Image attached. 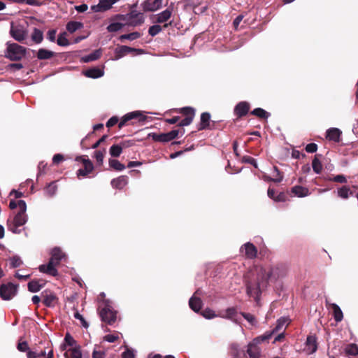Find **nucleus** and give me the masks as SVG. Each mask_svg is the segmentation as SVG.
Here are the masks:
<instances>
[{"label": "nucleus", "instance_id": "1", "mask_svg": "<svg viewBox=\"0 0 358 358\" xmlns=\"http://www.w3.org/2000/svg\"><path fill=\"white\" fill-rule=\"evenodd\" d=\"M256 278L246 282V293L249 297H252L257 303L259 302L262 291L265 289L268 281H276L285 277L287 268L285 265H276L268 269L262 266L255 268Z\"/></svg>", "mask_w": 358, "mask_h": 358}, {"label": "nucleus", "instance_id": "2", "mask_svg": "<svg viewBox=\"0 0 358 358\" xmlns=\"http://www.w3.org/2000/svg\"><path fill=\"white\" fill-rule=\"evenodd\" d=\"M19 212L15 215L13 220H8L7 226L8 230L14 234H20L21 230L18 227L23 226L27 221L26 215L27 204L24 200L18 201Z\"/></svg>", "mask_w": 358, "mask_h": 358}, {"label": "nucleus", "instance_id": "3", "mask_svg": "<svg viewBox=\"0 0 358 358\" xmlns=\"http://www.w3.org/2000/svg\"><path fill=\"white\" fill-rule=\"evenodd\" d=\"M64 254L59 248H54L51 251V257L47 265L42 264L39 266V271L52 276H57L58 271L55 268L60 264Z\"/></svg>", "mask_w": 358, "mask_h": 358}, {"label": "nucleus", "instance_id": "4", "mask_svg": "<svg viewBox=\"0 0 358 358\" xmlns=\"http://www.w3.org/2000/svg\"><path fill=\"white\" fill-rule=\"evenodd\" d=\"M272 336V332H266L264 334L253 339L248 345L247 353L250 358H259L261 354V349L258 345L264 341H268Z\"/></svg>", "mask_w": 358, "mask_h": 358}, {"label": "nucleus", "instance_id": "5", "mask_svg": "<svg viewBox=\"0 0 358 358\" xmlns=\"http://www.w3.org/2000/svg\"><path fill=\"white\" fill-rule=\"evenodd\" d=\"M26 51V48L17 43H7L6 57L11 61H19L24 57Z\"/></svg>", "mask_w": 358, "mask_h": 358}, {"label": "nucleus", "instance_id": "6", "mask_svg": "<svg viewBox=\"0 0 358 358\" xmlns=\"http://www.w3.org/2000/svg\"><path fill=\"white\" fill-rule=\"evenodd\" d=\"M99 313L101 321L109 325H112L116 321L117 312L108 303L105 304Z\"/></svg>", "mask_w": 358, "mask_h": 358}, {"label": "nucleus", "instance_id": "7", "mask_svg": "<svg viewBox=\"0 0 358 358\" xmlns=\"http://www.w3.org/2000/svg\"><path fill=\"white\" fill-rule=\"evenodd\" d=\"M17 292V285L12 282L1 284L0 285V297L5 301L13 299Z\"/></svg>", "mask_w": 358, "mask_h": 358}, {"label": "nucleus", "instance_id": "8", "mask_svg": "<svg viewBox=\"0 0 358 358\" xmlns=\"http://www.w3.org/2000/svg\"><path fill=\"white\" fill-rule=\"evenodd\" d=\"M76 161L82 162L83 164V168L77 171V176L78 178L80 176L86 177L93 171L94 165L89 159H85L83 156H80L76 158Z\"/></svg>", "mask_w": 358, "mask_h": 358}, {"label": "nucleus", "instance_id": "9", "mask_svg": "<svg viewBox=\"0 0 358 358\" xmlns=\"http://www.w3.org/2000/svg\"><path fill=\"white\" fill-rule=\"evenodd\" d=\"M134 119H138V122H143L147 119V117L143 115L140 111L129 113L122 117L120 122L118 124V128L122 129L126 125L128 121Z\"/></svg>", "mask_w": 358, "mask_h": 358}, {"label": "nucleus", "instance_id": "10", "mask_svg": "<svg viewBox=\"0 0 358 358\" xmlns=\"http://www.w3.org/2000/svg\"><path fill=\"white\" fill-rule=\"evenodd\" d=\"M179 112L185 116V118L182 119L180 123V127L187 126L190 124L193 120V118L195 115V110L193 108L191 107H184L179 109Z\"/></svg>", "mask_w": 358, "mask_h": 358}, {"label": "nucleus", "instance_id": "11", "mask_svg": "<svg viewBox=\"0 0 358 358\" xmlns=\"http://www.w3.org/2000/svg\"><path fill=\"white\" fill-rule=\"evenodd\" d=\"M10 36L18 42H23L28 37V32L21 26H11Z\"/></svg>", "mask_w": 358, "mask_h": 358}, {"label": "nucleus", "instance_id": "12", "mask_svg": "<svg viewBox=\"0 0 358 358\" xmlns=\"http://www.w3.org/2000/svg\"><path fill=\"white\" fill-rule=\"evenodd\" d=\"M41 298L43 304L47 307H54L58 302L56 294L50 289H45L41 292Z\"/></svg>", "mask_w": 358, "mask_h": 358}, {"label": "nucleus", "instance_id": "13", "mask_svg": "<svg viewBox=\"0 0 358 358\" xmlns=\"http://www.w3.org/2000/svg\"><path fill=\"white\" fill-rule=\"evenodd\" d=\"M163 0H145L141 3L144 12H155L162 8Z\"/></svg>", "mask_w": 358, "mask_h": 358}, {"label": "nucleus", "instance_id": "14", "mask_svg": "<svg viewBox=\"0 0 358 358\" xmlns=\"http://www.w3.org/2000/svg\"><path fill=\"white\" fill-rule=\"evenodd\" d=\"M241 252L248 259H254L257 255L256 247L251 243L248 242L241 246Z\"/></svg>", "mask_w": 358, "mask_h": 358}, {"label": "nucleus", "instance_id": "15", "mask_svg": "<svg viewBox=\"0 0 358 358\" xmlns=\"http://www.w3.org/2000/svg\"><path fill=\"white\" fill-rule=\"evenodd\" d=\"M118 0H100L97 5L92 6L94 12H103L109 10Z\"/></svg>", "mask_w": 358, "mask_h": 358}, {"label": "nucleus", "instance_id": "16", "mask_svg": "<svg viewBox=\"0 0 358 358\" xmlns=\"http://www.w3.org/2000/svg\"><path fill=\"white\" fill-rule=\"evenodd\" d=\"M190 308L196 313H199L201 309V299L199 289H197L189 301Z\"/></svg>", "mask_w": 358, "mask_h": 358}, {"label": "nucleus", "instance_id": "17", "mask_svg": "<svg viewBox=\"0 0 358 358\" xmlns=\"http://www.w3.org/2000/svg\"><path fill=\"white\" fill-rule=\"evenodd\" d=\"M134 52H142L141 49H136L127 45H121L115 49V59H118L124 56Z\"/></svg>", "mask_w": 358, "mask_h": 358}, {"label": "nucleus", "instance_id": "18", "mask_svg": "<svg viewBox=\"0 0 358 358\" xmlns=\"http://www.w3.org/2000/svg\"><path fill=\"white\" fill-rule=\"evenodd\" d=\"M172 16V9L166 8L162 12L155 15V20L153 21L155 23H164L166 22Z\"/></svg>", "mask_w": 358, "mask_h": 358}, {"label": "nucleus", "instance_id": "19", "mask_svg": "<svg viewBox=\"0 0 358 358\" xmlns=\"http://www.w3.org/2000/svg\"><path fill=\"white\" fill-rule=\"evenodd\" d=\"M317 348V341L315 336H308L306 342L305 351L308 354H313L316 352Z\"/></svg>", "mask_w": 358, "mask_h": 358}, {"label": "nucleus", "instance_id": "20", "mask_svg": "<svg viewBox=\"0 0 358 358\" xmlns=\"http://www.w3.org/2000/svg\"><path fill=\"white\" fill-rule=\"evenodd\" d=\"M341 135V131L338 128H330L326 132V138L334 142H339Z\"/></svg>", "mask_w": 358, "mask_h": 358}, {"label": "nucleus", "instance_id": "21", "mask_svg": "<svg viewBox=\"0 0 358 358\" xmlns=\"http://www.w3.org/2000/svg\"><path fill=\"white\" fill-rule=\"evenodd\" d=\"M230 354L234 358H245L244 350H241L238 344L233 343L230 347Z\"/></svg>", "mask_w": 358, "mask_h": 358}, {"label": "nucleus", "instance_id": "22", "mask_svg": "<svg viewBox=\"0 0 358 358\" xmlns=\"http://www.w3.org/2000/svg\"><path fill=\"white\" fill-rule=\"evenodd\" d=\"M249 110V104L247 102H240L236 105L234 109V112L238 117L245 115Z\"/></svg>", "mask_w": 358, "mask_h": 358}, {"label": "nucleus", "instance_id": "23", "mask_svg": "<svg viewBox=\"0 0 358 358\" xmlns=\"http://www.w3.org/2000/svg\"><path fill=\"white\" fill-rule=\"evenodd\" d=\"M127 184V177L121 176L114 178L111 181V185L113 188L122 189Z\"/></svg>", "mask_w": 358, "mask_h": 358}, {"label": "nucleus", "instance_id": "24", "mask_svg": "<svg viewBox=\"0 0 358 358\" xmlns=\"http://www.w3.org/2000/svg\"><path fill=\"white\" fill-rule=\"evenodd\" d=\"M57 55L56 52H52L51 50L45 49V48H40L37 52V58L39 60H45V59H49Z\"/></svg>", "mask_w": 358, "mask_h": 358}, {"label": "nucleus", "instance_id": "25", "mask_svg": "<svg viewBox=\"0 0 358 358\" xmlns=\"http://www.w3.org/2000/svg\"><path fill=\"white\" fill-rule=\"evenodd\" d=\"M103 70L99 67H93L85 71V75L88 78H98L103 76Z\"/></svg>", "mask_w": 358, "mask_h": 358}, {"label": "nucleus", "instance_id": "26", "mask_svg": "<svg viewBox=\"0 0 358 358\" xmlns=\"http://www.w3.org/2000/svg\"><path fill=\"white\" fill-rule=\"evenodd\" d=\"M292 193L298 197H305L310 194L308 188L296 185L292 188Z\"/></svg>", "mask_w": 358, "mask_h": 358}, {"label": "nucleus", "instance_id": "27", "mask_svg": "<svg viewBox=\"0 0 358 358\" xmlns=\"http://www.w3.org/2000/svg\"><path fill=\"white\" fill-rule=\"evenodd\" d=\"M64 356L66 358H82L80 347L78 345L69 349L65 352Z\"/></svg>", "mask_w": 358, "mask_h": 358}, {"label": "nucleus", "instance_id": "28", "mask_svg": "<svg viewBox=\"0 0 358 358\" xmlns=\"http://www.w3.org/2000/svg\"><path fill=\"white\" fill-rule=\"evenodd\" d=\"M237 315V310L235 308H229L223 313L220 315V317L226 319H229L234 322H237L236 317Z\"/></svg>", "mask_w": 358, "mask_h": 358}, {"label": "nucleus", "instance_id": "29", "mask_svg": "<svg viewBox=\"0 0 358 358\" xmlns=\"http://www.w3.org/2000/svg\"><path fill=\"white\" fill-rule=\"evenodd\" d=\"M40 280H33L28 282V290L31 292H37L43 287L44 283L41 284Z\"/></svg>", "mask_w": 358, "mask_h": 358}, {"label": "nucleus", "instance_id": "30", "mask_svg": "<svg viewBox=\"0 0 358 358\" xmlns=\"http://www.w3.org/2000/svg\"><path fill=\"white\" fill-rule=\"evenodd\" d=\"M31 38L34 43L39 44L43 40V32L38 28H34Z\"/></svg>", "mask_w": 358, "mask_h": 358}, {"label": "nucleus", "instance_id": "31", "mask_svg": "<svg viewBox=\"0 0 358 358\" xmlns=\"http://www.w3.org/2000/svg\"><path fill=\"white\" fill-rule=\"evenodd\" d=\"M282 178H283V176L282 175V173L280 172V171L278 170V169L276 166H273V177H268V176L266 177V180L273 181L275 182H281L282 180Z\"/></svg>", "mask_w": 358, "mask_h": 358}, {"label": "nucleus", "instance_id": "32", "mask_svg": "<svg viewBox=\"0 0 358 358\" xmlns=\"http://www.w3.org/2000/svg\"><path fill=\"white\" fill-rule=\"evenodd\" d=\"M83 27V24L80 22L70 21L66 24V30L70 33H74L78 29Z\"/></svg>", "mask_w": 358, "mask_h": 358}, {"label": "nucleus", "instance_id": "33", "mask_svg": "<svg viewBox=\"0 0 358 358\" xmlns=\"http://www.w3.org/2000/svg\"><path fill=\"white\" fill-rule=\"evenodd\" d=\"M145 22V17L143 13H139L138 18H130L127 20V24L132 27L141 25Z\"/></svg>", "mask_w": 358, "mask_h": 358}, {"label": "nucleus", "instance_id": "34", "mask_svg": "<svg viewBox=\"0 0 358 358\" xmlns=\"http://www.w3.org/2000/svg\"><path fill=\"white\" fill-rule=\"evenodd\" d=\"M185 132L184 129H173L169 132L164 133L165 137H166V141L169 142L173 139H175L179 134H181L182 135Z\"/></svg>", "mask_w": 358, "mask_h": 358}, {"label": "nucleus", "instance_id": "35", "mask_svg": "<svg viewBox=\"0 0 358 358\" xmlns=\"http://www.w3.org/2000/svg\"><path fill=\"white\" fill-rule=\"evenodd\" d=\"M101 55V52L100 50H96L92 52L91 54L85 56L82 58V61L83 62H90L92 61H95L98 59Z\"/></svg>", "mask_w": 358, "mask_h": 358}, {"label": "nucleus", "instance_id": "36", "mask_svg": "<svg viewBox=\"0 0 358 358\" xmlns=\"http://www.w3.org/2000/svg\"><path fill=\"white\" fill-rule=\"evenodd\" d=\"M210 115L208 113H203V129L214 128L215 122H210Z\"/></svg>", "mask_w": 358, "mask_h": 358}, {"label": "nucleus", "instance_id": "37", "mask_svg": "<svg viewBox=\"0 0 358 358\" xmlns=\"http://www.w3.org/2000/svg\"><path fill=\"white\" fill-rule=\"evenodd\" d=\"M106 153V150L105 148L103 150H98L94 151V157L96 159V164L99 166L103 165V158Z\"/></svg>", "mask_w": 358, "mask_h": 358}, {"label": "nucleus", "instance_id": "38", "mask_svg": "<svg viewBox=\"0 0 358 358\" xmlns=\"http://www.w3.org/2000/svg\"><path fill=\"white\" fill-rule=\"evenodd\" d=\"M332 310L335 320L336 322H341L343 320V315L340 307L336 304H333Z\"/></svg>", "mask_w": 358, "mask_h": 358}, {"label": "nucleus", "instance_id": "39", "mask_svg": "<svg viewBox=\"0 0 358 358\" xmlns=\"http://www.w3.org/2000/svg\"><path fill=\"white\" fill-rule=\"evenodd\" d=\"M109 166L110 168L113 169L115 171H123L125 169V166L120 163L117 159H109Z\"/></svg>", "mask_w": 358, "mask_h": 358}, {"label": "nucleus", "instance_id": "40", "mask_svg": "<svg viewBox=\"0 0 358 358\" xmlns=\"http://www.w3.org/2000/svg\"><path fill=\"white\" fill-rule=\"evenodd\" d=\"M141 37V34L138 31L123 34L120 36V40L124 41V40L134 41Z\"/></svg>", "mask_w": 358, "mask_h": 358}, {"label": "nucleus", "instance_id": "41", "mask_svg": "<svg viewBox=\"0 0 358 358\" xmlns=\"http://www.w3.org/2000/svg\"><path fill=\"white\" fill-rule=\"evenodd\" d=\"M148 138H151L154 141L166 143L164 133L156 134L150 133L148 135Z\"/></svg>", "mask_w": 358, "mask_h": 358}, {"label": "nucleus", "instance_id": "42", "mask_svg": "<svg viewBox=\"0 0 358 358\" xmlns=\"http://www.w3.org/2000/svg\"><path fill=\"white\" fill-rule=\"evenodd\" d=\"M67 34L66 32L61 33L57 38V43L59 46H68L70 43L66 38Z\"/></svg>", "mask_w": 358, "mask_h": 358}, {"label": "nucleus", "instance_id": "43", "mask_svg": "<svg viewBox=\"0 0 358 358\" xmlns=\"http://www.w3.org/2000/svg\"><path fill=\"white\" fill-rule=\"evenodd\" d=\"M122 152L119 144L113 145L109 149V153L113 157H118Z\"/></svg>", "mask_w": 358, "mask_h": 358}, {"label": "nucleus", "instance_id": "44", "mask_svg": "<svg viewBox=\"0 0 358 358\" xmlns=\"http://www.w3.org/2000/svg\"><path fill=\"white\" fill-rule=\"evenodd\" d=\"M350 194H352V192L347 186H343L338 189V195L342 199H348Z\"/></svg>", "mask_w": 358, "mask_h": 358}, {"label": "nucleus", "instance_id": "45", "mask_svg": "<svg viewBox=\"0 0 358 358\" xmlns=\"http://www.w3.org/2000/svg\"><path fill=\"white\" fill-rule=\"evenodd\" d=\"M57 189V186L56 185L55 182H50L45 189V192L47 196H52L55 194Z\"/></svg>", "mask_w": 358, "mask_h": 358}, {"label": "nucleus", "instance_id": "46", "mask_svg": "<svg viewBox=\"0 0 358 358\" xmlns=\"http://www.w3.org/2000/svg\"><path fill=\"white\" fill-rule=\"evenodd\" d=\"M124 26V24L120 22H113L106 29L108 32H116L122 29Z\"/></svg>", "mask_w": 358, "mask_h": 358}, {"label": "nucleus", "instance_id": "47", "mask_svg": "<svg viewBox=\"0 0 358 358\" xmlns=\"http://www.w3.org/2000/svg\"><path fill=\"white\" fill-rule=\"evenodd\" d=\"M251 113L261 118H268L269 116V113L261 108L254 109Z\"/></svg>", "mask_w": 358, "mask_h": 358}, {"label": "nucleus", "instance_id": "48", "mask_svg": "<svg viewBox=\"0 0 358 358\" xmlns=\"http://www.w3.org/2000/svg\"><path fill=\"white\" fill-rule=\"evenodd\" d=\"M345 351L348 355L355 356L358 355V346L356 344H349L345 347Z\"/></svg>", "mask_w": 358, "mask_h": 358}, {"label": "nucleus", "instance_id": "49", "mask_svg": "<svg viewBox=\"0 0 358 358\" xmlns=\"http://www.w3.org/2000/svg\"><path fill=\"white\" fill-rule=\"evenodd\" d=\"M288 320L285 317H281L277 321L276 327L271 331L272 334L275 332L280 330L286 324H287Z\"/></svg>", "mask_w": 358, "mask_h": 358}, {"label": "nucleus", "instance_id": "50", "mask_svg": "<svg viewBox=\"0 0 358 358\" xmlns=\"http://www.w3.org/2000/svg\"><path fill=\"white\" fill-rule=\"evenodd\" d=\"M312 166L315 173L317 174L321 173L322 169V165L320 161L317 157H315L314 159L313 160Z\"/></svg>", "mask_w": 358, "mask_h": 358}, {"label": "nucleus", "instance_id": "51", "mask_svg": "<svg viewBox=\"0 0 358 358\" xmlns=\"http://www.w3.org/2000/svg\"><path fill=\"white\" fill-rule=\"evenodd\" d=\"M10 264L11 268H17L22 264V261L19 256L15 255L10 257Z\"/></svg>", "mask_w": 358, "mask_h": 358}, {"label": "nucleus", "instance_id": "52", "mask_svg": "<svg viewBox=\"0 0 358 358\" xmlns=\"http://www.w3.org/2000/svg\"><path fill=\"white\" fill-rule=\"evenodd\" d=\"M162 30V27L159 24H155L152 26H150L148 29V34L152 36H155L159 34Z\"/></svg>", "mask_w": 358, "mask_h": 358}, {"label": "nucleus", "instance_id": "53", "mask_svg": "<svg viewBox=\"0 0 358 358\" xmlns=\"http://www.w3.org/2000/svg\"><path fill=\"white\" fill-rule=\"evenodd\" d=\"M17 348L20 352H28L29 350V345L27 341H22V338H20L18 341Z\"/></svg>", "mask_w": 358, "mask_h": 358}, {"label": "nucleus", "instance_id": "54", "mask_svg": "<svg viewBox=\"0 0 358 358\" xmlns=\"http://www.w3.org/2000/svg\"><path fill=\"white\" fill-rule=\"evenodd\" d=\"M217 316V315L215 314V311L210 308H206L203 310V317L210 320Z\"/></svg>", "mask_w": 358, "mask_h": 358}, {"label": "nucleus", "instance_id": "55", "mask_svg": "<svg viewBox=\"0 0 358 358\" xmlns=\"http://www.w3.org/2000/svg\"><path fill=\"white\" fill-rule=\"evenodd\" d=\"M74 317L76 319H78L81 322V324L83 327L85 328H88L89 327V324L87 322V321L85 320V318L83 317V316L82 315H80L78 311H76L75 313H74Z\"/></svg>", "mask_w": 358, "mask_h": 358}, {"label": "nucleus", "instance_id": "56", "mask_svg": "<svg viewBox=\"0 0 358 358\" xmlns=\"http://www.w3.org/2000/svg\"><path fill=\"white\" fill-rule=\"evenodd\" d=\"M242 161L245 163H248L254 166V167L257 168V163L255 159L252 158L250 156H244L242 158Z\"/></svg>", "mask_w": 358, "mask_h": 358}, {"label": "nucleus", "instance_id": "57", "mask_svg": "<svg viewBox=\"0 0 358 358\" xmlns=\"http://www.w3.org/2000/svg\"><path fill=\"white\" fill-rule=\"evenodd\" d=\"M241 315L252 325L255 324V323H256L255 317L252 315H251L250 313H241Z\"/></svg>", "mask_w": 358, "mask_h": 358}, {"label": "nucleus", "instance_id": "58", "mask_svg": "<svg viewBox=\"0 0 358 358\" xmlns=\"http://www.w3.org/2000/svg\"><path fill=\"white\" fill-rule=\"evenodd\" d=\"M64 341L69 346H73L76 343V340L70 335L69 333L66 334Z\"/></svg>", "mask_w": 358, "mask_h": 358}, {"label": "nucleus", "instance_id": "59", "mask_svg": "<svg viewBox=\"0 0 358 358\" xmlns=\"http://www.w3.org/2000/svg\"><path fill=\"white\" fill-rule=\"evenodd\" d=\"M329 180L340 183H345L347 182L346 178L343 175H337L333 178H330Z\"/></svg>", "mask_w": 358, "mask_h": 358}, {"label": "nucleus", "instance_id": "60", "mask_svg": "<svg viewBox=\"0 0 358 358\" xmlns=\"http://www.w3.org/2000/svg\"><path fill=\"white\" fill-rule=\"evenodd\" d=\"M119 339L118 336L113 335V334H107L103 337V340L109 342V343H114L116 341Z\"/></svg>", "mask_w": 358, "mask_h": 358}, {"label": "nucleus", "instance_id": "61", "mask_svg": "<svg viewBox=\"0 0 358 358\" xmlns=\"http://www.w3.org/2000/svg\"><path fill=\"white\" fill-rule=\"evenodd\" d=\"M119 121V119L117 116H113L110 117L108 122H106V127L110 128L115 125Z\"/></svg>", "mask_w": 358, "mask_h": 358}, {"label": "nucleus", "instance_id": "62", "mask_svg": "<svg viewBox=\"0 0 358 358\" xmlns=\"http://www.w3.org/2000/svg\"><path fill=\"white\" fill-rule=\"evenodd\" d=\"M64 160V157L62 154H56L53 156L52 163L54 164H59L60 162Z\"/></svg>", "mask_w": 358, "mask_h": 358}, {"label": "nucleus", "instance_id": "63", "mask_svg": "<svg viewBox=\"0 0 358 358\" xmlns=\"http://www.w3.org/2000/svg\"><path fill=\"white\" fill-rule=\"evenodd\" d=\"M317 150V145L315 143H309L306 147V150L309 153H314Z\"/></svg>", "mask_w": 358, "mask_h": 358}, {"label": "nucleus", "instance_id": "64", "mask_svg": "<svg viewBox=\"0 0 358 358\" xmlns=\"http://www.w3.org/2000/svg\"><path fill=\"white\" fill-rule=\"evenodd\" d=\"M106 353L103 351L94 350L92 352V358H105Z\"/></svg>", "mask_w": 358, "mask_h": 358}]
</instances>
